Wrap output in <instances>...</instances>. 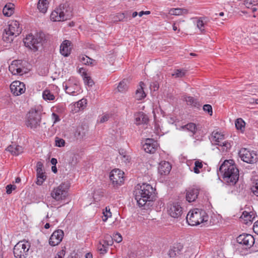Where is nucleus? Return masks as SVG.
Segmentation results:
<instances>
[{"mask_svg": "<svg viewBox=\"0 0 258 258\" xmlns=\"http://www.w3.org/2000/svg\"><path fill=\"white\" fill-rule=\"evenodd\" d=\"M241 218L246 221L245 224H247L249 222H251L253 220L254 217H252V215L250 213L244 211L243 212Z\"/></svg>", "mask_w": 258, "mask_h": 258, "instance_id": "36", "label": "nucleus"}, {"mask_svg": "<svg viewBox=\"0 0 258 258\" xmlns=\"http://www.w3.org/2000/svg\"><path fill=\"white\" fill-rule=\"evenodd\" d=\"M86 104L87 100L86 99H82L77 102L76 107L79 108V110L83 109Z\"/></svg>", "mask_w": 258, "mask_h": 258, "instance_id": "43", "label": "nucleus"}, {"mask_svg": "<svg viewBox=\"0 0 258 258\" xmlns=\"http://www.w3.org/2000/svg\"><path fill=\"white\" fill-rule=\"evenodd\" d=\"M169 13L172 15H181L188 13V10L186 9L182 8H173L169 10Z\"/></svg>", "mask_w": 258, "mask_h": 258, "instance_id": "28", "label": "nucleus"}, {"mask_svg": "<svg viewBox=\"0 0 258 258\" xmlns=\"http://www.w3.org/2000/svg\"><path fill=\"white\" fill-rule=\"evenodd\" d=\"M253 230L254 233L258 235V220L256 221L253 225Z\"/></svg>", "mask_w": 258, "mask_h": 258, "instance_id": "55", "label": "nucleus"}, {"mask_svg": "<svg viewBox=\"0 0 258 258\" xmlns=\"http://www.w3.org/2000/svg\"><path fill=\"white\" fill-rule=\"evenodd\" d=\"M183 246L180 243L174 244L171 246L168 251V255L170 257H175L181 253Z\"/></svg>", "mask_w": 258, "mask_h": 258, "instance_id": "21", "label": "nucleus"}, {"mask_svg": "<svg viewBox=\"0 0 258 258\" xmlns=\"http://www.w3.org/2000/svg\"><path fill=\"white\" fill-rule=\"evenodd\" d=\"M6 150L10 152L12 154L14 155L18 156L20 154L23 153V148L22 147L19 145H16L14 144L9 146L7 148Z\"/></svg>", "mask_w": 258, "mask_h": 258, "instance_id": "25", "label": "nucleus"}, {"mask_svg": "<svg viewBox=\"0 0 258 258\" xmlns=\"http://www.w3.org/2000/svg\"><path fill=\"white\" fill-rule=\"evenodd\" d=\"M110 117V115L109 114H104L103 116H102L100 118L99 122L100 123H104V122L107 121V120H108Z\"/></svg>", "mask_w": 258, "mask_h": 258, "instance_id": "50", "label": "nucleus"}, {"mask_svg": "<svg viewBox=\"0 0 258 258\" xmlns=\"http://www.w3.org/2000/svg\"><path fill=\"white\" fill-rule=\"evenodd\" d=\"M72 16V8L69 6L68 3H66L60 4L58 8L51 13L50 19L54 22L64 21L70 19Z\"/></svg>", "mask_w": 258, "mask_h": 258, "instance_id": "3", "label": "nucleus"}, {"mask_svg": "<svg viewBox=\"0 0 258 258\" xmlns=\"http://www.w3.org/2000/svg\"><path fill=\"white\" fill-rule=\"evenodd\" d=\"M203 163L199 161H196L195 162V167L194 168V171L195 173L198 174L200 172V169L202 168Z\"/></svg>", "mask_w": 258, "mask_h": 258, "instance_id": "42", "label": "nucleus"}, {"mask_svg": "<svg viewBox=\"0 0 258 258\" xmlns=\"http://www.w3.org/2000/svg\"><path fill=\"white\" fill-rule=\"evenodd\" d=\"M66 251L64 250H61L58 251L54 258H63L65 255Z\"/></svg>", "mask_w": 258, "mask_h": 258, "instance_id": "51", "label": "nucleus"}, {"mask_svg": "<svg viewBox=\"0 0 258 258\" xmlns=\"http://www.w3.org/2000/svg\"><path fill=\"white\" fill-rule=\"evenodd\" d=\"M10 89L12 93L16 95H20L25 91V85L23 83L19 81L13 82L10 85Z\"/></svg>", "mask_w": 258, "mask_h": 258, "instance_id": "16", "label": "nucleus"}, {"mask_svg": "<svg viewBox=\"0 0 258 258\" xmlns=\"http://www.w3.org/2000/svg\"><path fill=\"white\" fill-rule=\"evenodd\" d=\"M219 171L221 173L223 181L229 185H235L239 179V170L233 160H226L221 165Z\"/></svg>", "mask_w": 258, "mask_h": 258, "instance_id": "2", "label": "nucleus"}, {"mask_svg": "<svg viewBox=\"0 0 258 258\" xmlns=\"http://www.w3.org/2000/svg\"><path fill=\"white\" fill-rule=\"evenodd\" d=\"M64 235L63 231L60 229L55 230L51 234L49 239V243L51 246L57 245L62 241Z\"/></svg>", "mask_w": 258, "mask_h": 258, "instance_id": "17", "label": "nucleus"}, {"mask_svg": "<svg viewBox=\"0 0 258 258\" xmlns=\"http://www.w3.org/2000/svg\"><path fill=\"white\" fill-rule=\"evenodd\" d=\"M154 191L155 189L149 184L138 185L135 191V196L138 205L145 207V209L151 206L154 198Z\"/></svg>", "mask_w": 258, "mask_h": 258, "instance_id": "1", "label": "nucleus"}, {"mask_svg": "<svg viewBox=\"0 0 258 258\" xmlns=\"http://www.w3.org/2000/svg\"><path fill=\"white\" fill-rule=\"evenodd\" d=\"M80 61L85 64L88 65H94V62L95 61V60L90 58L87 56H83L80 58Z\"/></svg>", "mask_w": 258, "mask_h": 258, "instance_id": "38", "label": "nucleus"}, {"mask_svg": "<svg viewBox=\"0 0 258 258\" xmlns=\"http://www.w3.org/2000/svg\"><path fill=\"white\" fill-rule=\"evenodd\" d=\"M123 172L118 169H113L110 173V180L115 188H117L123 183Z\"/></svg>", "mask_w": 258, "mask_h": 258, "instance_id": "10", "label": "nucleus"}, {"mask_svg": "<svg viewBox=\"0 0 258 258\" xmlns=\"http://www.w3.org/2000/svg\"><path fill=\"white\" fill-rule=\"evenodd\" d=\"M19 24L17 21L12 22L6 28L7 32H9L10 34H13L15 36L19 35L22 31V29L19 26Z\"/></svg>", "mask_w": 258, "mask_h": 258, "instance_id": "20", "label": "nucleus"}, {"mask_svg": "<svg viewBox=\"0 0 258 258\" xmlns=\"http://www.w3.org/2000/svg\"><path fill=\"white\" fill-rule=\"evenodd\" d=\"M79 73L81 74L82 76L84 77L86 75H87V73L85 72V70L83 68H80L79 70Z\"/></svg>", "mask_w": 258, "mask_h": 258, "instance_id": "58", "label": "nucleus"}, {"mask_svg": "<svg viewBox=\"0 0 258 258\" xmlns=\"http://www.w3.org/2000/svg\"><path fill=\"white\" fill-rule=\"evenodd\" d=\"M50 163H51V164H52L53 165H55L56 164V163H57V160L56 159L54 158H52L51 160H50Z\"/></svg>", "mask_w": 258, "mask_h": 258, "instance_id": "61", "label": "nucleus"}, {"mask_svg": "<svg viewBox=\"0 0 258 258\" xmlns=\"http://www.w3.org/2000/svg\"><path fill=\"white\" fill-rule=\"evenodd\" d=\"M121 160H123L125 163H127L130 162V158L129 156L123 155V157H121Z\"/></svg>", "mask_w": 258, "mask_h": 258, "instance_id": "57", "label": "nucleus"}, {"mask_svg": "<svg viewBox=\"0 0 258 258\" xmlns=\"http://www.w3.org/2000/svg\"><path fill=\"white\" fill-rule=\"evenodd\" d=\"M143 85H144V83L141 82L140 83V88L136 90L135 97L137 100H141L146 97V94L143 90Z\"/></svg>", "mask_w": 258, "mask_h": 258, "instance_id": "27", "label": "nucleus"}, {"mask_svg": "<svg viewBox=\"0 0 258 258\" xmlns=\"http://www.w3.org/2000/svg\"><path fill=\"white\" fill-rule=\"evenodd\" d=\"M71 42L68 40L63 41L61 44L60 53L64 56H68L70 54L71 51Z\"/></svg>", "mask_w": 258, "mask_h": 258, "instance_id": "22", "label": "nucleus"}, {"mask_svg": "<svg viewBox=\"0 0 258 258\" xmlns=\"http://www.w3.org/2000/svg\"><path fill=\"white\" fill-rule=\"evenodd\" d=\"M158 146L157 142L153 139H146L143 143V149L146 152L150 154L155 153Z\"/></svg>", "mask_w": 258, "mask_h": 258, "instance_id": "14", "label": "nucleus"}, {"mask_svg": "<svg viewBox=\"0 0 258 258\" xmlns=\"http://www.w3.org/2000/svg\"><path fill=\"white\" fill-rule=\"evenodd\" d=\"M63 86L65 88V90H66V92L67 93H68V94H72V93H74L75 92L72 91V90L70 89V88L67 86V85L66 84L64 85V84L63 83Z\"/></svg>", "mask_w": 258, "mask_h": 258, "instance_id": "56", "label": "nucleus"}, {"mask_svg": "<svg viewBox=\"0 0 258 258\" xmlns=\"http://www.w3.org/2000/svg\"><path fill=\"white\" fill-rule=\"evenodd\" d=\"M168 214L174 218H178L182 214V208L177 203H173L168 206Z\"/></svg>", "mask_w": 258, "mask_h": 258, "instance_id": "15", "label": "nucleus"}, {"mask_svg": "<svg viewBox=\"0 0 258 258\" xmlns=\"http://www.w3.org/2000/svg\"><path fill=\"white\" fill-rule=\"evenodd\" d=\"M247 5H251L252 7L255 6L257 4L258 0H246Z\"/></svg>", "mask_w": 258, "mask_h": 258, "instance_id": "54", "label": "nucleus"}, {"mask_svg": "<svg viewBox=\"0 0 258 258\" xmlns=\"http://www.w3.org/2000/svg\"><path fill=\"white\" fill-rule=\"evenodd\" d=\"M171 169V166L168 162H160L158 167V171L161 175L168 174Z\"/></svg>", "mask_w": 258, "mask_h": 258, "instance_id": "24", "label": "nucleus"}, {"mask_svg": "<svg viewBox=\"0 0 258 258\" xmlns=\"http://www.w3.org/2000/svg\"><path fill=\"white\" fill-rule=\"evenodd\" d=\"M69 187L68 183H62L53 189L51 192V196L57 201L64 199L67 196Z\"/></svg>", "mask_w": 258, "mask_h": 258, "instance_id": "9", "label": "nucleus"}, {"mask_svg": "<svg viewBox=\"0 0 258 258\" xmlns=\"http://www.w3.org/2000/svg\"><path fill=\"white\" fill-rule=\"evenodd\" d=\"M112 238L113 240H114L117 243L120 242L122 240V236L121 234L119 233H116V234L113 235Z\"/></svg>", "mask_w": 258, "mask_h": 258, "instance_id": "48", "label": "nucleus"}, {"mask_svg": "<svg viewBox=\"0 0 258 258\" xmlns=\"http://www.w3.org/2000/svg\"><path fill=\"white\" fill-rule=\"evenodd\" d=\"M9 71L14 75H22L26 72L21 60H15L9 67Z\"/></svg>", "mask_w": 258, "mask_h": 258, "instance_id": "13", "label": "nucleus"}, {"mask_svg": "<svg viewBox=\"0 0 258 258\" xmlns=\"http://www.w3.org/2000/svg\"><path fill=\"white\" fill-rule=\"evenodd\" d=\"M203 19V18H200L197 21V26L202 32H203L205 31L204 26L205 24L204 22Z\"/></svg>", "mask_w": 258, "mask_h": 258, "instance_id": "39", "label": "nucleus"}, {"mask_svg": "<svg viewBox=\"0 0 258 258\" xmlns=\"http://www.w3.org/2000/svg\"><path fill=\"white\" fill-rule=\"evenodd\" d=\"M187 71L185 69H177L175 70L172 76L175 78H182L185 75Z\"/></svg>", "mask_w": 258, "mask_h": 258, "instance_id": "34", "label": "nucleus"}, {"mask_svg": "<svg viewBox=\"0 0 258 258\" xmlns=\"http://www.w3.org/2000/svg\"><path fill=\"white\" fill-rule=\"evenodd\" d=\"M108 246H106L103 242H100L98 245V250L100 251V253L104 254L107 252V248Z\"/></svg>", "mask_w": 258, "mask_h": 258, "instance_id": "40", "label": "nucleus"}, {"mask_svg": "<svg viewBox=\"0 0 258 258\" xmlns=\"http://www.w3.org/2000/svg\"><path fill=\"white\" fill-rule=\"evenodd\" d=\"M224 135L218 132H212L211 137V142L213 144L222 147L223 152L227 151L231 147V144L227 141L223 142L224 140Z\"/></svg>", "mask_w": 258, "mask_h": 258, "instance_id": "8", "label": "nucleus"}, {"mask_svg": "<svg viewBox=\"0 0 258 258\" xmlns=\"http://www.w3.org/2000/svg\"><path fill=\"white\" fill-rule=\"evenodd\" d=\"M43 98L45 100L51 101L55 99L53 94L49 90H45L42 93Z\"/></svg>", "mask_w": 258, "mask_h": 258, "instance_id": "32", "label": "nucleus"}, {"mask_svg": "<svg viewBox=\"0 0 258 258\" xmlns=\"http://www.w3.org/2000/svg\"><path fill=\"white\" fill-rule=\"evenodd\" d=\"M41 113L36 109H31L27 114L26 124L27 127L35 130L40 125Z\"/></svg>", "mask_w": 258, "mask_h": 258, "instance_id": "6", "label": "nucleus"}, {"mask_svg": "<svg viewBox=\"0 0 258 258\" xmlns=\"http://www.w3.org/2000/svg\"><path fill=\"white\" fill-rule=\"evenodd\" d=\"M85 258H93V255L92 253L88 252L86 254Z\"/></svg>", "mask_w": 258, "mask_h": 258, "instance_id": "62", "label": "nucleus"}, {"mask_svg": "<svg viewBox=\"0 0 258 258\" xmlns=\"http://www.w3.org/2000/svg\"><path fill=\"white\" fill-rule=\"evenodd\" d=\"M251 191L257 197H258V183H256L255 185L251 187Z\"/></svg>", "mask_w": 258, "mask_h": 258, "instance_id": "53", "label": "nucleus"}, {"mask_svg": "<svg viewBox=\"0 0 258 258\" xmlns=\"http://www.w3.org/2000/svg\"><path fill=\"white\" fill-rule=\"evenodd\" d=\"M208 216L203 210L195 209L190 211L186 219L188 224L191 226H196L208 221Z\"/></svg>", "mask_w": 258, "mask_h": 258, "instance_id": "4", "label": "nucleus"}, {"mask_svg": "<svg viewBox=\"0 0 258 258\" xmlns=\"http://www.w3.org/2000/svg\"><path fill=\"white\" fill-rule=\"evenodd\" d=\"M182 127L190 132L192 134V136L196 133L197 131V126L194 123H189Z\"/></svg>", "mask_w": 258, "mask_h": 258, "instance_id": "35", "label": "nucleus"}, {"mask_svg": "<svg viewBox=\"0 0 258 258\" xmlns=\"http://www.w3.org/2000/svg\"><path fill=\"white\" fill-rule=\"evenodd\" d=\"M47 0H39L37 8L42 13H45L48 8Z\"/></svg>", "mask_w": 258, "mask_h": 258, "instance_id": "29", "label": "nucleus"}, {"mask_svg": "<svg viewBox=\"0 0 258 258\" xmlns=\"http://www.w3.org/2000/svg\"><path fill=\"white\" fill-rule=\"evenodd\" d=\"M235 127L237 130L242 131L244 128L245 122L241 118H238L235 121Z\"/></svg>", "mask_w": 258, "mask_h": 258, "instance_id": "37", "label": "nucleus"}, {"mask_svg": "<svg viewBox=\"0 0 258 258\" xmlns=\"http://www.w3.org/2000/svg\"><path fill=\"white\" fill-rule=\"evenodd\" d=\"M135 123L137 125L146 124L148 122V116L143 112H140L135 114Z\"/></svg>", "mask_w": 258, "mask_h": 258, "instance_id": "23", "label": "nucleus"}, {"mask_svg": "<svg viewBox=\"0 0 258 258\" xmlns=\"http://www.w3.org/2000/svg\"><path fill=\"white\" fill-rule=\"evenodd\" d=\"M248 4H247V1L246 0L245 1V5L246 6V7L247 8H250L251 9V7H252V5H247Z\"/></svg>", "mask_w": 258, "mask_h": 258, "instance_id": "64", "label": "nucleus"}, {"mask_svg": "<svg viewBox=\"0 0 258 258\" xmlns=\"http://www.w3.org/2000/svg\"><path fill=\"white\" fill-rule=\"evenodd\" d=\"M150 88L155 91L159 88V84L157 82H152L150 84Z\"/></svg>", "mask_w": 258, "mask_h": 258, "instance_id": "52", "label": "nucleus"}, {"mask_svg": "<svg viewBox=\"0 0 258 258\" xmlns=\"http://www.w3.org/2000/svg\"><path fill=\"white\" fill-rule=\"evenodd\" d=\"M83 78L85 83L88 86L91 87L94 85L93 81L91 79L90 77L87 76V74Z\"/></svg>", "mask_w": 258, "mask_h": 258, "instance_id": "44", "label": "nucleus"}, {"mask_svg": "<svg viewBox=\"0 0 258 258\" xmlns=\"http://www.w3.org/2000/svg\"><path fill=\"white\" fill-rule=\"evenodd\" d=\"M203 110L207 112L210 115H212V107L210 104H205L203 106Z\"/></svg>", "mask_w": 258, "mask_h": 258, "instance_id": "47", "label": "nucleus"}, {"mask_svg": "<svg viewBox=\"0 0 258 258\" xmlns=\"http://www.w3.org/2000/svg\"><path fill=\"white\" fill-rule=\"evenodd\" d=\"M55 145L59 147H63L65 145V141L62 139L56 137L55 138Z\"/></svg>", "mask_w": 258, "mask_h": 258, "instance_id": "45", "label": "nucleus"}, {"mask_svg": "<svg viewBox=\"0 0 258 258\" xmlns=\"http://www.w3.org/2000/svg\"><path fill=\"white\" fill-rule=\"evenodd\" d=\"M104 218H103V221H106L108 218L110 217L111 216V213L110 211V209H107V207L105 208V211L103 212Z\"/></svg>", "mask_w": 258, "mask_h": 258, "instance_id": "46", "label": "nucleus"}, {"mask_svg": "<svg viewBox=\"0 0 258 258\" xmlns=\"http://www.w3.org/2000/svg\"><path fill=\"white\" fill-rule=\"evenodd\" d=\"M52 116L53 118L54 119V123H55L56 122L59 120V116L56 113H53Z\"/></svg>", "mask_w": 258, "mask_h": 258, "instance_id": "59", "label": "nucleus"}, {"mask_svg": "<svg viewBox=\"0 0 258 258\" xmlns=\"http://www.w3.org/2000/svg\"><path fill=\"white\" fill-rule=\"evenodd\" d=\"M237 241L239 244L244 246V248L247 249L253 245L254 239L250 234H243L237 237Z\"/></svg>", "mask_w": 258, "mask_h": 258, "instance_id": "12", "label": "nucleus"}, {"mask_svg": "<svg viewBox=\"0 0 258 258\" xmlns=\"http://www.w3.org/2000/svg\"><path fill=\"white\" fill-rule=\"evenodd\" d=\"M184 100L186 102L187 105H191L196 107L199 105V103L197 99L191 96H185L184 97Z\"/></svg>", "mask_w": 258, "mask_h": 258, "instance_id": "33", "label": "nucleus"}, {"mask_svg": "<svg viewBox=\"0 0 258 258\" xmlns=\"http://www.w3.org/2000/svg\"><path fill=\"white\" fill-rule=\"evenodd\" d=\"M150 14V11H141L139 13L140 17H142L144 14L149 15Z\"/></svg>", "mask_w": 258, "mask_h": 258, "instance_id": "60", "label": "nucleus"}, {"mask_svg": "<svg viewBox=\"0 0 258 258\" xmlns=\"http://www.w3.org/2000/svg\"><path fill=\"white\" fill-rule=\"evenodd\" d=\"M128 83L127 79H123L121 81L117 87L118 91L122 93L125 92L127 91L128 87Z\"/></svg>", "mask_w": 258, "mask_h": 258, "instance_id": "30", "label": "nucleus"}, {"mask_svg": "<svg viewBox=\"0 0 258 258\" xmlns=\"http://www.w3.org/2000/svg\"><path fill=\"white\" fill-rule=\"evenodd\" d=\"M242 160L248 163H253L256 162L257 156L253 152H250L246 149H241L239 152Z\"/></svg>", "mask_w": 258, "mask_h": 258, "instance_id": "11", "label": "nucleus"}, {"mask_svg": "<svg viewBox=\"0 0 258 258\" xmlns=\"http://www.w3.org/2000/svg\"><path fill=\"white\" fill-rule=\"evenodd\" d=\"M16 188V186L14 184H8L6 186L7 194H10L13 190Z\"/></svg>", "mask_w": 258, "mask_h": 258, "instance_id": "49", "label": "nucleus"}, {"mask_svg": "<svg viewBox=\"0 0 258 258\" xmlns=\"http://www.w3.org/2000/svg\"><path fill=\"white\" fill-rule=\"evenodd\" d=\"M30 244L27 241H20L14 246L13 253L16 258H26L28 255Z\"/></svg>", "mask_w": 258, "mask_h": 258, "instance_id": "7", "label": "nucleus"}, {"mask_svg": "<svg viewBox=\"0 0 258 258\" xmlns=\"http://www.w3.org/2000/svg\"><path fill=\"white\" fill-rule=\"evenodd\" d=\"M199 194V189L195 187H190L186 189V199L189 202L196 201Z\"/></svg>", "mask_w": 258, "mask_h": 258, "instance_id": "19", "label": "nucleus"}, {"mask_svg": "<svg viewBox=\"0 0 258 258\" xmlns=\"http://www.w3.org/2000/svg\"><path fill=\"white\" fill-rule=\"evenodd\" d=\"M45 40V35L43 32L37 33L35 35H28L24 39L25 45L30 49L36 51L42 44Z\"/></svg>", "mask_w": 258, "mask_h": 258, "instance_id": "5", "label": "nucleus"}, {"mask_svg": "<svg viewBox=\"0 0 258 258\" xmlns=\"http://www.w3.org/2000/svg\"><path fill=\"white\" fill-rule=\"evenodd\" d=\"M14 11V5L13 4L9 3L7 4L4 8L3 12L5 16L7 17L11 16Z\"/></svg>", "mask_w": 258, "mask_h": 258, "instance_id": "26", "label": "nucleus"}, {"mask_svg": "<svg viewBox=\"0 0 258 258\" xmlns=\"http://www.w3.org/2000/svg\"><path fill=\"white\" fill-rule=\"evenodd\" d=\"M14 36L13 34H10L9 32H7V29H5L3 34V39L7 43H10L13 41Z\"/></svg>", "mask_w": 258, "mask_h": 258, "instance_id": "31", "label": "nucleus"}, {"mask_svg": "<svg viewBox=\"0 0 258 258\" xmlns=\"http://www.w3.org/2000/svg\"><path fill=\"white\" fill-rule=\"evenodd\" d=\"M51 170L52 171L54 172V173H56L57 172V168L55 166V165L54 166H53L52 167H51Z\"/></svg>", "mask_w": 258, "mask_h": 258, "instance_id": "63", "label": "nucleus"}, {"mask_svg": "<svg viewBox=\"0 0 258 258\" xmlns=\"http://www.w3.org/2000/svg\"><path fill=\"white\" fill-rule=\"evenodd\" d=\"M105 239L103 240V242L106 245V246H111L113 244V240L112 237L107 235L105 237Z\"/></svg>", "mask_w": 258, "mask_h": 258, "instance_id": "41", "label": "nucleus"}, {"mask_svg": "<svg viewBox=\"0 0 258 258\" xmlns=\"http://www.w3.org/2000/svg\"><path fill=\"white\" fill-rule=\"evenodd\" d=\"M42 167L43 164L41 162H38L36 165L37 180L36 183L39 185H42L46 178V175L44 174V172L43 171Z\"/></svg>", "mask_w": 258, "mask_h": 258, "instance_id": "18", "label": "nucleus"}]
</instances>
